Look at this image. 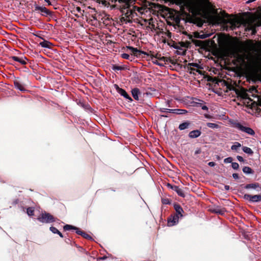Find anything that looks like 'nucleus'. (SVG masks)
Listing matches in <instances>:
<instances>
[{
    "instance_id": "obj_1",
    "label": "nucleus",
    "mask_w": 261,
    "mask_h": 261,
    "mask_svg": "<svg viewBox=\"0 0 261 261\" xmlns=\"http://www.w3.org/2000/svg\"><path fill=\"white\" fill-rule=\"evenodd\" d=\"M165 3L175 4L180 7L182 12L187 9L193 15H198L204 18L210 17L211 13L217 15V10H213L208 0H163Z\"/></svg>"
},
{
    "instance_id": "obj_2",
    "label": "nucleus",
    "mask_w": 261,
    "mask_h": 261,
    "mask_svg": "<svg viewBox=\"0 0 261 261\" xmlns=\"http://www.w3.org/2000/svg\"><path fill=\"white\" fill-rule=\"evenodd\" d=\"M126 48L129 49L133 53V54L137 57L139 56L141 54H143L147 56H150L151 60H153L155 58L160 61H164V62H167L169 60L168 58L162 56L161 54H154V52L151 51H150L149 53H148L145 51L138 49L137 48H134L132 46H126Z\"/></svg>"
},
{
    "instance_id": "obj_3",
    "label": "nucleus",
    "mask_w": 261,
    "mask_h": 261,
    "mask_svg": "<svg viewBox=\"0 0 261 261\" xmlns=\"http://www.w3.org/2000/svg\"><path fill=\"white\" fill-rule=\"evenodd\" d=\"M174 208L176 213L173 215H171L168 219V223L169 226H173L175 225L178 222L179 218L183 217V213L184 211L181 206L178 204H175Z\"/></svg>"
},
{
    "instance_id": "obj_4",
    "label": "nucleus",
    "mask_w": 261,
    "mask_h": 261,
    "mask_svg": "<svg viewBox=\"0 0 261 261\" xmlns=\"http://www.w3.org/2000/svg\"><path fill=\"white\" fill-rule=\"evenodd\" d=\"M63 229L65 231L70 230L71 229L74 230H75V232L77 234L82 236L84 238L88 240H92V238L89 234L81 230L79 228L74 226L73 225L66 224L63 226Z\"/></svg>"
},
{
    "instance_id": "obj_5",
    "label": "nucleus",
    "mask_w": 261,
    "mask_h": 261,
    "mask_svg": "<svg viewBox=\"0 0 261 261\" xmlns=\"http://www.w3.org/2000/svg\"><path fill=\"white\" fill-rule=\"evenodd\" d=\"M37 220L43 223H52L56 221V219L53 215L46 212L42 213L37 218Z\"/></svg>"
},
{
    "instance_id": "obj_6",
    "label": "nucleus",
    "mask_w": 261,
    "mask_h": 261,
    "mask_svg": "<svg viewBox=\"0 0 261 261\" xmlns=\"http://www.w3.org/2000/svg\"><path fill=\"white\" fill-rule=\"evenodd\" d=\"M189 39L196 46H199L203 49H205L210 46V41L205 40L202 41L193 38L191 35H188Z\"/></svg>"
},
{
    "instance_id": "obj_7",
    "label": "nucleus",
    "mask_w": 261,
    "mask_h": 261,
    "mask_svg": "<svg viewBox=\"0 0 261 261\" xmlns=\"http://www.w3.org/2000/svg\"><path fill=\"white\" fill-rule=\"evenodd\" d=\"M188 70L189 71L190 74H195V71L198 72L199 74H201V71L199 69H201V66L196 63H189L187 64Z\"/></svg>"
},
{
    "instance_id": "obj_8",
    "label": "nucleus",
    "mask_w": 261,
    "mask_h": 261,
    "mask_svg": "<svg viewBox=\"0 0 261 261\" xmlns=\"http://www.w3.org/2000/svg\"><path fill=\"white\" fill-rule=\"evenodd\" d=\"M237 128L242 131V132L245 133L249 135L253 136L255 135L254 131L250 127H247L243 125L240 123H237L235 125Z\"/></svg>"
},
{
    "instance_id": "obj_9",
    "label": "nucleus",
    "mask_w": 261,
    "mask_h": 261,
    "mask_svg": "<svg viewBox=\"0 0 261 261\" xmlns=\"http://www.w3.org/2000/svg\"><path fill=\"white\" fill-rule=\"evenodd\" d=\"M243 198L244 199L248 200L250 202H258L261 201V195H251L248 194H245L244 195Z\"/></svg>"
},
{
    "instance_id": "obj_10",
    "label": "nucleus",
    "mask_w": 261,
    "mask_h": 261,
    "mask_svg": "<svg viewBox=\"0 0 261 261\" xmlns=\"http://www.w3.org/2000/svg\"><path fill=\"white\" fill-rule=\"evenodd\" d=\"M14 87L16 89L21 91H25V85L19 79L16 78L13 81Z\"/></svg>"
},
{
    "instance_id": "obj_11",
    "label": "nucleus",
    "mask_w": 261,
    "mask_h": 261,
    "mask_svg": "<svg viewBox=\"0 0 261 261\" xmlns=\"http://www.w3.org/2000/svg\"><path fill=\"white\" fill-rule=\"evenodd\" d=\"M115 89L117 92L120 94L121 96H123L126 99H128L129 101H132L133 99L130 97V96L127 93L125 90L120 88L118 85L115 84L114 85Z\"/></svg>"
},
{
    "instance_id": "obj_12",
    "label": "nucleus",
    "mask_w": 261,
    "mask_h": 261,
    "mask_svg": "<svg viewBox=\"0 0 261 261\" xmlns=\"http://www.w3.org/2000/svg\"><path fill=\"white\" fill-rule=\"evenodd\" d=\"M10 59L11 60V61L17 62L23 65L27 64V61L28 60L27 58L24 56H22L21 57L17 56H12L10 57Z\"/></svg>"
},
{
    "instance_id": "obj_13",
    "label": "nucleus",
    "mask_w": 261,
    "mask_h": 261,
    "mask_svg": "<svg viewBox=\"0 0 261 261\" xmlns=\"http://www.w3.org/2000/svg\"><path fill=\"white\" fill-rule=\"evenodd\" d=\"M35 8L36 11H40L41 13V15L43 16L51 15V12L45 7L37 6Z\"/></svg>"
},
{
    "instance_id": "obj_14",
    "label": "nucleus",
    "mask_w": 261,
    "mask_h": 261,
    "mask_svg": "<svg viewBox=\"0 0 261 261\" xmlns=\"http://www.w3.org/2000/svg\"><path fill=\"white\" fill-rule=\"evenodd\" d=\"M168 187H170L173 190L175 191L177 194L181 197H185V194L183 191V190L179 188V187L177 186H172L170 184L168 185Z\"/></svg>"
},
{
    "instance_id": "obj_15",
    "label": "nucleus",
    "mask_w": 261,
    "mask_h": 261,
    "mask_svg": "<svg viewBox=\"0 0 261 261\" xmlns=\"http://www.w3.org/2000/svg\"><path fill=\"white\" fill-rule=\"evenodd\" d=\"M211 211L212 213L218 214L221 215H224L226 212V210L224 208H221L218 206L212 209Z\"/></svg>"
},
{
    "instance_id": "obj_16",
    "label": "nucleus",
    "mask_w": 261,
    "mask_h": 261,
    "mask_svg": "<svg viewBox=\"0 0 261 261\" xmlns=\"http://www.w3.org/2000/svg\"><path fill=\"white\" fill-rule=\"evenodd\" d=\"M201 132L199 130H194L190 132L189 137L191 138H196L201 135Z\"/></svg>"
},
{
    "instance_id": "obj_17",
    "label": "nucleus",
    "mask_w": 261,
    "mask_h": 261,
    "mask_svg": "<svg viewBox=\"0 0 261 261\" xmlns=\"http://www.w3.org/2000/svg\"><path fill=\"white\" fill-rule=\"evenodd\" d=\"M132 94L135 100H139V95L141 94L140 90L138 88H135L132 90Z\"/></svg>"
},
{
    "instance_id": "obj_18",
    "label": "nucleus",
    "mask_w": 261,
    "mask_h": 261,
    "mask_svg": "<svg viewBox=\"0 0 261 261\" xmlns=\"http://www.w3.org/2000/svg\"><path fill=\"white\" fill-rule=\"evenodd\" d=\"M260 187L259 185V184L258 182H254L252 184H247L244 186V188L246 189H256L257 188H259Z\"/></svg>"
},
{
    "instance_id": "obj_19",
    "label": "nucleus",
    "mask_w": 261,
    "mask_h": 261,
    "mask_svg": "<svg viewBox=\"0 0 261 261\" xmlns=\"http://www.w3.org/2000/svg\"><path fill=\"white\" fill-rule=\"evenodd\" d=\"M236 93L238 95V96L241 97L243 99H247L248 98V94L246 93V92L244 90V89H243L242 90H237L236 91Z\"/></svg>"
},
{
    "instance_id": "obj_20",
    "label": "nucleus",
    "mask_w": 261,
    "mask_h": 261,
    "mask_svg": "<svg viewBox=\"0 0 261 261\" xmlns=\"http://www.w3.org/2000/svg\"><path fill=\"white\" fill-rule=\"evenodd\" d=\"M52 44L49 41L45 40H43V41H41L39 43V45L43 48H50Z\"/></svg>"
},
{
    "instance_id": "obj_21",
    "label": "nucleus",
    "mask_w": 261,
    "mask_h": 261,
    "mask_svg": "<svg viewBox=\"0 0 261 261\" xmlns=\"http://www.w3.org/2000/svg\"><path fill=\"white\" fill-rule=\"evenodd\" d=\"M194 34H195L194 38H195L205 39V38L208 37L210 36V34H200L199 33H197V32L195 33Z\"/></svg>"
},
{
    "instance_id": "obj_22",
    "label": "nucleus",
    "mask_w": 261,
    "mask_h": 261,
    "mask_svg": "<svg viewBox=\"0 0 261 261\" xmlns=\"http://www.w3.org/2000/svg\"><path fill=\"white\" fill-rule=\"evenodd\" d=\"M219 123H220V122H218V123L207 122L206 123V125L207 127L213 129H218L220 128V126L219 125Z\"/></svg>"
},
{
    "instance_id": "obj_23",
    "label": "nucleus",
    "mask_w": 261,
    "mask_h": 261,
    "mask_svg": "<svg viewBox=\"0 0 261 261\" xmlns=\"http://www.w3.org/2000/svg\"><path fill=\"white\" fill-rule=\"evenodd\" d=\"M190 122H185L179 124L178 126V128L180 130H184L187 128L190 125Z\"/></svg>"
},
{
    "instance_id": "obj_24",
    "label": "nucleus",
    "mask_w": 261,
    "mask_h": 261,
    "mask_svg": "<svg viewBox=\"0 0 261 261\" xmlns=\"http://www.w3.org/2000/svg\"><path fill=\"white\" fill-rule=\"evenodd\" d=\"M243 172L245 174H253V170L249 167L245 166L243 168Z\"/></svg>"
},
{
    "instance_id": "obj_25",
    "label": "nucleus",
    "mask_w": 261,
    "mask_h": 261,
    "mask_svg": "<svg viewBox=\"0 0 261 261\" xmlns=\"http://www.w3.org/2000/svg\"><path fill=\"white\" fill-rule=\"evenodd\" d=\"M242 149L245 153L249 155H252L253 153V151H252V150L248 147L243 146Z\"/></svg>"
},
{
    "instance_id": "obj_26",
    "label": "nucleus",
    "mask_w": 261,
    "mask_h": 261,
    "mask_svg": "<svg viewBox=\"0 0 261 261\" xmlns=\"http://www.w3.org/2000/svg\"><path fill=\"white\" fill-rule=\"evenodd\" d=\"M241 146V144L239 142H236L234 143V144L231 146V149L232 150L237 151L238 148H240Z\"/></svg>"
},
{
    "instance_id": "obj_27",
    "label": "nucleus",
    "mask_w": 261,
    "mask_h": 261,
    "mask_svg": "<svg viewBox=\"0 0 261 261\" xmlns=\"http://www.w3.org/2000/svg\"><path fill=\"white\" fill-rule=\"evenodd\" d=\"M174 114L179 115L185 114L188 112V111L184 109H174Z\"/></svg>"
},
{
    "instance_id": "obj_28",
    "label": "nucleus",
    "mask_w": 261,
    "mask_h": 261,
    "mask_svg": "<svg viewBox=\"0 0 261 261\" xmlns=\"http://www.w3.org/2000/svg\"><path fill=\"white\" fill-rule=\"evenodd\" d=\"M27 213L30 216H34V208L33 207H29L27 209Z\"/></svg>"
},
{
    "instance_id": "obj_29",
    "label": "nucleus",
    "mask_w": 261,
    "mask_h": 261,
    "mask_svg": "<svg viewBox=\"0 0 261 261\" xmlns=\"http://www.w3.org/2000/svg\"><path fill=\"white\" fill-rule=\"evenodd\" d=\"M121 57L123 58V59H127V60H129L130 61H132L133 60V57L132 56H130L128 54H126V53H123V54H122L121 55Z\"/></svg>"
},
{
    "instance_id": "obj_30",
    "label": "nucleus",
    "mask_w": 261,
    "mask_h": 261,
    "mask_svg": "<svg viewBox=\"0 0 261 261\" xmlns=\"http://www.w3.org/2000/svg\"><path fill=\"white\" fill-rule=\"evenodd\" d=\"M125 68L123 66H120L117 65H114L113 67V69L114 70H124Z\"/></svg>"
},
{
    "instance_id": "obj_31",
    "label": "nucleus",
    "mask_w": 261,
    "mask_h": 261,
    "mask_svg": "<svg viewBox=\"0 0 261 261\" xmlns=\"http://www.w3.org/2000/svg\"><path fill=\"white\" fill-rule=\"evenodd\" d=\"M152 60V62L154 64L158 65H159L160 66H164L163 63L159 62L156 59H153V60Z\"/></svg>"
},
{
    "instance_id": "obj_32",
    "label": "nucleus",
    "mask_w": 261,
    "mask_h": 261,
    "mask_svg": "<svg viewBox=\"0 0 261 261\" xmlns=\"http://www.w3.org/2000/svg\"><path fill=\"white\" fill-rule=\"evenodd\" d=\"M231 167L234 170H237L239 168V165L237 162H232L231 163Z\"/></svg>"
},
{
    "instance_id": "obj_33",
    "label": "nucleus",
    "mask_w": 261,
    "mask_h": 261,
    "mask_svg": "<svg viewBox=\"0 0 261 261\" xmlns=\"http://www.w3.org/2000/svg\"><path fill=\"white\" fill-rule=\"evenodd\" d=\"M49 230L53 233H55V234H57L58 232H59V230L57 228H56V227H54V226H51L49 228Z\"/></svg>"
},
{
    "instance_id": "obj_34",
    "label": "nucleus",
    "mask_w": 261,
    "mask_h": 261,
    "mask_svg": "<svg viewBox=\"0 0 261 261\" xmlns=\"http://www.w3.org/2000/svg\"><path fill=\"white\" fill-rule=\"evenodd\" d=\"M233 159L231 157H228L224 160L225 163H232Z\"/></svg>"
},
{
    "instance_id": "obj_35",
    "label": "nucleus",
    "mask_w": 261,
    "mask_h": 261,
    "mask_svg": "<svg viewBox=\"0 0 261 261\" xmlns=\"http://www.w3.org/2000/svg\"><path fill=\"white\" fill-rule=\"evenodd\" d=\"M162 202L163 204H169L170 203V200L167 198L162 199Z\"/></svg>"
},
{
    "instance_id": "obj_36",
    "label": "nucleus",
    "mask_w": 261,
    "mask_h": 261,
    "mask_svg": "<svg viewBox=\"0 0 261 261\" xmlns=\"http://www.w3.org/2000/svg\"><path fill=\"white\" fill-rule=\"evenodd\" d=\"M133 14V11L131 10H127L126 13L125 14V16L127 18H129L130 15Z\"/></svg>"
},
{
    "instance_id": "obj_37",
    "label": "nucleus",
    "mask_w": 261,
    "mask_h": 261,
    "mask_svg": "<svg viewBox=\"0 0 261 261\" xmlns=\"http://www.w3.org/2000/svg\"><path fill=\"white\" fill-rule=\"evenodd\" d=\"M221 15L224 18H228L229 16V15L227 13H226L224 11H221Z\"/></svg>"
},
{
    "instance_id": "obj_38",
    "label": "nucleus",
    "mask_w": 261,
    "mask_h": 261,
    "mask_svg": "<svg viewBox=\"0 0 261 261\" xmlns=\"http://www.w3.org/2000/svg\"><path fill=\"white\" fill-rule=\"evenodd\" d=\"M237 158L239 162H243L244 161L243 158L241 156L238 155Z\"/></svg>"
},
{
    "instance_id": "obj_39",
    "label": "nucleus",
    "mask_w": 261,
    "mask_h": 261,
    "mask_svg": "<svg viewBox=\"0 0 261 261\" xmlns=\"http://www.w3.org/2000/svg\"><path fill=\"white\" fill-rule=\"evenodd\" d=\"M130 0H118L119 3H124L126 4H128Z\"/></svg>"
},
{
    "instance_id": "obj_40",
    "label": "nucleus",
    "mask_w": 261,
    "mask_h": 261,
    "mask_svg": "<svg viewBox=\"0 0 261 261\" xmlns=\"http://www.w3.org/2000/svg\"><path fill=\"white\" fill-rule=\"evenodd\" d=\"M174 109H166V112L174 113Z\"/></svg>"
},
{
    "instance_id": "obj_41",
    "label": "nucleus",
    "mask_w": 261,
    "mask_h": 261,
    "mask_svg": "<svg viewBox=\"0 0 261 261\" xmlns=\"http://www.w3.org/2000/svg\"><path fill=\"white\" fill-rule=\"evenodd\" d=\"M232 177L235 179H238L239 178V175L237 173H233L232 174Z\"/></svg>"
},
{
    "instance_id": "obj_42",
    "label": "nucleus",
    "mask_w": 261,
    "mask_h": 261,
    "mask_svg": "<svg viewBox=\"0 0 261 261\" xmlns=\"http://www.w3.org/2000/svg\"><path fill=\"white\" fill-rule=\"evenodd\" d=\"M250 29L252 31V34H255L256 33V30L254 27L251 26Z\"/></svg>"
},
{
    "instance_id": "obj_43",
    "label": "nucleus",
    "mask_w": 261,
    "mask_h": 261,
    "mask_svg": "<svg viewBox=\"0 0 261 261\" xmlns=\"http://www.w3.org/2000/svg\"><path fill=\"white\" fill-rule=\"evenodd\" d=\"M208 165L210 167H214L216 165V163L214 162H210L208 163Z\"/></svg>"
},
{
    "instance_id": "obj_44",
    "label": "nucleus",
    "mask_w": 261,
    "mask_h": 261,
    "mask_svg": "<svg viewBox=\"0 0 261 261\" xmlns=\"http://www.w3.org/2000/svg\"><path fill=\"white\" fill-rule=\"evenodd\" d=\"M122 20H123V21H126V22H131V21H130V20H127L126 19H125L124 17H122V18H121V21H122Z\"/></svg>"
},
{
    "instance_id": "obj_45",
    "label": "nucleus",
    "mask_w": 261,
    "mask_h": 261,
    "mask_svg": "<svg viewBox=\"0 0 261 261\" xmlns=\"http://www.w3.org/2000/svg\"><path fill=\"white\" fill-rule=\"evenodd\" d=\"M160 112H166V108H160Z\"/></svg>"
},
{
    "instance_id": "obj_46",
    "label": "nucleus",
    "mask_w": 261,
    "mask_h": 261,
    "mask_svg": "<svg viewBox=\"0 0 261 261\" xmlns=\"http://www.w3.org/2000/svg\"><path fill=\"white\" fill-rule=\"evenodd\" d=\"M224 189L226 191H228L230 189V187L229 186H227V185H225L224 186Z\"/></svg>"
},
{
    "instance_id": "obj_47",
    "label": "nucleus",
    "mask_w": 261,
    "mask_h": 261,
    "mask_svg": "<svg viewBox=\"0 0 261 261\" xmlns=\"http://www.w3.org/2000/svg\"><path fill=\"white\" fill-rule=\"evenodd\" d=\"M65 242L66 243H67V244H69V243H70L71 241H70V240L69 239H68V238H67V239H66L65 240Z\"/></svg>"
},
{
    "instance_id": "obj_48",
    "label": "nucleus",
    "mask_w": 261,
    "mask_h": 261,
    "mask_svg": "<svg viewBox=\"0 0 261 261\" xmlns=\"http://www.w3.org/2000/svg\"><path fill=\"white\" fill-rule=\"evenodd\" d=\"M202 109L203 110H207L208 108L206 106H202Z\"/></svg>"
},
{
    "instance_id": "obj_49",
    "label": "nucleus",
    "mask_w": 261,
    "mask_h": 261,
    "mask_svg": "<svg viewBox=\"0 0 261 261\" xmlns=\"http://www.w3.org/2000/svg\"><path fill=\"white\" fill-rule=\"evenodd\" d=\"M61 238H63V236L62 234V233L60 231H59V232L57 233Z\"/></svg>"
},
{
    "instance_id": "obj_50",
    "label": "nucleus",
    "mask_w": 261,
    "mask_h": 261,
    "mask_svg": "<svg viewBox=\"0 0 261 261\" xmlns=\"http://www.w3.org/2000/svg\"><path fill=\"white\" fill-rule=\"evenodd\" d=\"M107 258V256H102V257H99V259H101V260H104V259H106Z\"/></svg>"
},
{
    "instance_id": "obj_51",
    "label": "nucleus",
    "mask_w": 261,
    "mask_h": 261,
    "mask_svg": "<svg viewBox=\"0 0 261 261\" xmlns=\"http://www.w3.org/2000/svg\"><path fill=\"white\" fill-rule=\"evenodd\" d=\"M44 1L47 3L48 5H51V3L49 0H44Z\"/></svg>"
},
{
    "instance_id": "obj_52",
    "label": "nucleus",
    "mask_w": 261,
    "mask_h": 261,
    "mask_svg": "<svg viewBox=\"0 0 261 261\" xmlns=\"http://www.w3.org/2000/svg\"><path fill=\"white\" fill-rule=\"evenodd\" d=\"M254 1H252V0H249V1H248L246 2V3H247V4H249V3H250L252 2H254Z\"/></svg>"
},
{
    "instance_id": "obj_53",
    "label": "nucleus",
    "mask_w": 261,
    "mask_h": 261,
    "mask_svg": "<svg viewBox=\"0 0 261 261\" xmlns=\"http://www.w3.org/2000/svg\"><path fill=\"white\" fill-rule=\"evenodd\" d=\"M200 152V150H196L195 152V154H198Z\"/></svg>"
},
{
    "instance_id": "obj_54",
    "label": "nucleus",
    "mask_w": 261,
    "mask_h": 261,
    "mask_svg": "<svg viewBox=\"0 0 261 261\" xmlns=\"http://www.w3.org/2000/svg\"><path fill=\"white\" fill-rule=\"evenodd\" d=\"M205 117L206 118H211V116L208 115H205Z\"/></svg>"
},
{
    "instance_id": "obj_55",
    "label": "nucleus",
    "mask_w": 261,
    "mask_h": 261,
    "mask_svg": "<svg viewBox=\"0 0 261 261\" xmlns=\"http://www.w3.org/2000/svg\"><path fill=\"white\" fill-rule=\"evenodd\" d=\"M179 21H180V20H179V18H177V19H176V22L177 23H179Z\"/></svg>"
},
{
    "instance_id": "obj_56",
    "label": "nucleus",
    "mask_w": 261,
    "mask_h": 261,
    "mask_svg": "<svg viewBox=\"0 0 261 261\" xmlns=\"http://www.w3.org/2000/svg\"><path fill=\"white\" fill-rule=\"evenodd\" d=\"M170 35H171V33L170 32H168V36L170 37H171Z\"/></svg>"
},
{
    "instance_id": "obj_57",
    "label": "nucleus",
    "mask_w": 261,
    "mask_h": 261,
    "mask_svg": "<svg viewBox=\"0 0 261 261\" xmlns=\"http://www.w3.org/2000/svg\"><path fill=\"white\" fill-rule=\"evenodd\" d=\"M162 117H167L168 116L167 115H162Z\"/></svg>"
},
{
    "instance_id": "obj_58",
    "label": "nucleus",
    "mask_w": 261,
    "mask_h": 261,
    "mask_svg": "<svg viewBox=\"0 0 261 261\" xmlns=\"http://www.w3.org/2000/svg\"><path fill=\"white\" fill-rule=\"evenodd\" d=\"M84 252H85V253L86 254H88V252L87 251H86L85 250H84Z\"/></svg>"
},
{
    "instance_id": "obj_59",
    "label": "nucleus",
    "mask_w": 261,
    "mask_h": 261,
    "mask_svg": "<svg viewBox=\"0 0 261 261\" xmlns=\"http://www.w3.org/2000/svg\"><path fill=\"white\" fill-rule=\"evenodd\" d=\"M250 79H251V77H248V81H250Z\"/></svg>"
}]
</instances>
